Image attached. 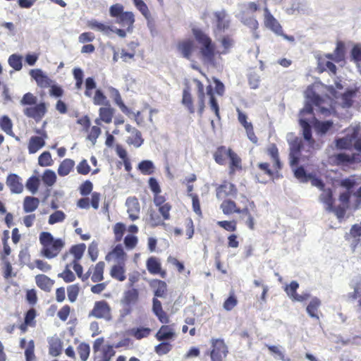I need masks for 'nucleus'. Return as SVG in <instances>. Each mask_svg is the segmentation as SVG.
<instances>
[{
    "label": "nucleus",
    "instance_id": "f257e3e1",
    "mask_svg": "<svg viewBox=\"0 0 361 361\" xmlns=\"http://www.w3.org/2000/svg\"><path fill=\"white\" fill-rule=\"evenodd\" d=\"M192 31L195 40L201 46L200 50L201 55L204 60L212 64L214 63L216 54L224 55L228 54L235 44L234 39L231 35H224L219 39L223 49L221 52H216L215 44L207 34L200 28H193Z\"/></svg>",
    "mask_w": 361,
    "mask_h": 361
},
{
    "label": "nucleus",
    "instance_id": "f03ea898",
    "mask_svg": "<svg viewBox=\"0 0 361 361\" xmlns=\"http://www.w3.org/2000/svg\"><path fill=\"white\" fill-rule=\"evenodd\" d=\"M337 148L341 149H350L353 147L361 153V128L354 127L348 130V133L345 137L336 140ZM335 161L338 165L348 166L361 161V154L353 153L348 154L345 153H339L335 155Z\"/></svg>",
    "mask_w": 361,
    "mask_h": 361
},
{
    "label": "nucleus",
    "instance_id": "7ed1b4c3",
    "mask_svg": "<svg viewBox=\"0 0 361 361\" xmlns=\"http://www.w3.org/2000/svg\"><path fill=\"white\" fill-rule=\"evenodd\" d=\"M266 152L270 157L271 162L260 161L256 164L255 168V178L258 182L262 183H266L268 180L278 178L282 169V163L276 144L269 145Z\"/></svg>",
    "mask_w": 361,
    "mask_h": 361
},
{
    "label": "nucleus",
    "instance_id": "20e7f679",
    "mask_svg": "<svg viewBox=\"0 0 361 361\" xmlns=\"http://www.w3.org/2000/svg\"><path fill=\"white\" fill-rule=\"evenodd\" d=\"M85 249L86 245L84 243L74 245L62 255V260L66 262V264H70V267H73L78 277L82 281H86L90 278L91 274V269H88L85 274H83V268L80 263Z\"/></svg>",
    "mask_w": 361,
    "mask_h": 361
},
{
    "label": "nucleus",
    "instance_id": "39448f33",
    "mask_svg": "<svg viewBox=\"0 0 361 361\" xmlns=\"http://www.w3.org/2000/svg\"><path fill=\"white\" fill-rule=\"evenodd\" d=\"M339 185L345 189V191L340 193L339 202L348 207V209L355 210L359 209L361 206V186L353 192L356 181L349 178L341 180Z\"/></svg>",
    "mask_w": 361,
    "mask_h": 361
},
{
    "label": "nucleus",
    "instance_id": "423d86ee",
    "mask_svg": "<svg viewBox=\"0 0 361 361\" xmlns=\"http://www.w3.org/2000/svg\"><path fill=\"white\" fill-rule=\"evenodd\" d=\"M39 240L41 245L40 255L49 259L56 257L66 245L64 240L56 238L47 231L39 233Z\"/></svg>",
    "mask_w": 361,
    "mask_h": 361
},
{
    "label": "nucleus",
    "instance_id": "0eeeda50",
    "mask_svg": "<svg viewBox=\"0 0 361 361\" xmlns=\"http://www.w3.org/2000/svg\"><path fill=\"white\" fill-rule=\"evenodd\" d=\"M321 191L319 199L324 204L325 209L329 212H334L338 219L343 218L348 207L341 202L338 206L334 207V198L331 188H324Z\"/></svg>",
    "mask_w": 361,
    "mask_h": 361
},
{
    "label": "nucleus",
    "instance_id": "6e6552de",
    "mask_svg": "<svg viewBox=\"0 0 361 361\" xmlns=\"http://www.w3.org/2000/svg\"><path fill=\"white\" fill-rule=\"evenodd\" d=\"M88 317L110 321L112 319L110 305L104 300L96 301Z\"/></svg>",
    "mask_w": 361,
    "mask_h": 361
},
{
    "label": "nucleus",
    "instance_id": "1a4fd4ad",
    "mask_svg": "<svg viewBox=\"0 0 361 361\" xmlns=\"http://www.w3.org/2000/svg\"><path fill=\"white\" fill-rule=\"evenodd\" d=\"M309 102H307L305 107L300 111V114L301 116H305L306 114L313 116L312 104L318 106L320 109L322 114L329 112V109L322 106L324 99L314 92H311L307 94Z\"/></svg>",
    "mask_w": 361,
    "mask_h": 361
},
{
    "label": "nucleus",
    "instance_id": "9d476101",
    "mask_svg": "<svg viewBox=\"0 0 361 361\" xmlns=\"http://www.w3.org/2000/svg\"><path fill=\"white\" fill-rule=\"evenodd\" d=\"M212 349L209 353L211 361H223L228 353V347L221 338H212Z\"/></svg>",
    "mask_w": 361,
    "mask_h": 361
},
{
    "label": "nucleus",
    "instance_id": "9b49d317",
    "mask_svg": "<svg viewBox=\"0 0 361 361\" xmlns=\"http://www.w3.org/2000/svg\"><path fill=\"white\" fill-rule=\"evenodd\" d=\"M139 300V290L135 288L127 289L124 291L121 298V304L123 307L125 314H129L133 310V306Z\"/></svg>",
    "mask_w": 361,
    "mask_h": 361
},
{
    "label": "nucleus",
    "instance_id": "f8f14e48",
    "mask_svg": "<svg viewBox=\"0 0 361 361\" xmlns=\"http://www.w3.org/2000/svg\"><path fill=\"white\" fill-rule=\"evenodd\" d=\"M104 342V338L103 337L97 338L93 343V351L94 353L100 351L99 361H110L111 357L115 355L116 352L111 345H107L101 348Z\"/></svg>",
    "mask_w": 361,
    "mask_h": 361
},
{
    "label": "nucleus",
    "instance_id": "ddd939ff",
    "mask_svg": "<svg viewBox=\"0 0 361 361\" xmlns=\"http://www.w3.org/2000/svg\"><path fill=\"white\" fill-rule=\"evenodd\" d=\"M47 111V105L44 102L35 104L33 106L24 109L23 114L28 118H33L36 122L40 121Z\"/></svg>",
    "mask_w": 361,
    "mask_h": 361
},
{
    "label": "nucleus",
    "instance_id": "4468645a",
    "mask_svg": "<svg viewBox=\"0 0 361 361\" xmlns=\"http://www.w3.org/2000/svg\"><path fill=\"white\" fill-rule=\"evenodd\" d=\"M237 192L238 189L236 186L228 180H224L216 188V195L218 199L235 197Z\"/></svg>",
    "mask_w": 361,
    "mask_h": 361
},
{
    "label": "nucleus",
    "instance_id": "2eb2a0df",
    "mask_svg": "<svg viewBox=\"0 0 361 361\" xmlns=\"http://www.w3.org/2000/svg\"><path fill=\"white\" fill-rule=\"evenodd\" d=\"M159 341H173L176 337L173 324H163L154 335Z\"/></svg>",
    "mask_w": 361,
    "mask_h": 361
},
{
    "label": "nucleus",
    "instance_id": "dca6fc26",
    "mask_svg": "<svg viewBox=\"0 0 361 361\" xmlns=\"http://www.w3.org/2000/svg\"><path fill=\"white\" fill-rule=\"evenodd\" d=\"M6 183L11 193L20 194L23 191L24 186L22 183V179L16 173L8 174L6 178Z\"/></svg>",
    "mask_w": 361,
    "mask_h": 361
},
{
    "label": "nucleus",
    "instance_id": "f3484780",
    "mask_svg": "<svg viewBox=\"0 0 361 361\" xmlns=\"http://www.w3.org/2000/svg\"><path fill=\"white\" fill-rule=\"evenodd\" d=\"M214 16L216 18L214 33L223 32L228 29L230 20L228 19V16L225 11H216L214 13Z\"/></svg>",
    "mask_w": 361,
    "mask_h": 361
},
{
    "label": "nucleus",
    "instance_id": "a211bd4d",
    "mask_svg": "<svg viewBox=\"0 0 361 361\" xmlns=\"http://www.w3.org/2000/svg\"><path fill=\"white\" fill-rule=\"evenodd\" d=\"M317 70L319 73L325 71L329 72V74L335 75L337 73V68L336 65L326 58L324 56H319L317 58Z\"/></svg>",
    "mask_w": 361,
    "mask_h": 361
},
{
    "label": "nucleus",
    "instance_id": "6ab92c4d",
    "mask_svg": "<svg viewBox=\"0 0 361 361\" xmlns=\"http://www.w3.org/2000/svg\"><path fill=\"white\" fill-rule=\"evenodd\" d=\"M127 212L128 214L129 219L132 221H136L140 218V205L138 200L133 197H128L126 200Z\"/></svg>",
    "mask_w": 361,
    "mask_h": 361
},
{
    "label": "nucleus",
    "instance_id": "aec40b11",
    "mask_svg": "<svg viewBox=\"0 0 361 361\" xmlns=\"http://www.w3.org/2000/svg\"><path fill=\"white\" fill-rule=\"evenodd\" d=\"M264 25L267 27L272 30L276 35L282 34V26L278 20L271 13L267 7L264 8Z\"/></svg>",
    "mask_w": 361,
    "mask_h": 361
},
{
    "label": "nucleus",
    "instance_id": "412c9836",
    "mask_svg": "<svg viewBox=\"0 0 361 361\" xmlns=\"http://www.w3.org/2000/svg\"><path fill=\"white\" fill-rule=\"evenodd\" d=\"M30 75L36 81L37 85L41 88H47L51 86L52 80L43 73L41 69H32Z\"/></svg>",
    "mask_w": 361,
    "mask_h": 361
},
{
    "label": "nucleus",
    "instance_id": "4be33fe9",
    "mask_svg": "<svg viewBox=\"0 0 361 361\" xmlns=\"http://www.w3.org/2000/svg\"><path fill=\"white\" fill-rule=\"evenodd\" d=\"M127 255L124 252L121 245H117L116 247L105 256L107 262L114 260L117 264L126 263Z\"/></svg>",
    "mask_w": 361,
    "mask_h": 361
},
{
    "label": "nucleus",
    "instance_id": "5701e85b",
    "mask_svg": "<svg viewBox=\"0 0 361 361\" xmlns=\"http://www.w3.org/2000/svg\"><path fill=\"white\" fill-rule=\"evenodd\" d=\"M299 287V284L297 281H293L290 283L285 288V291L288 295L292 299L293 301L302 302L309 298L310 295L308 293H304L299 295L297 293V289Z\"/></svg>",
    "mask_w": 361,
    "mask_h": 361
},
{
    "label": "nucleus",
    "instance_id": "b1692460",
    "mask_svg": "<svg viewBox=\"0 0 361 361\" xmlns=\"http://www.w3.org/2000/svg\"><path fill=\"white\" fill-rule=\"evenodd\" d=\"M146 267L148 271L153 275L159 274L163 279L166 276V271L161 269V265L159 259L155 257H150L147 259Z\"/></svg>",
    "mask_w": 361,
    "mask_h": 361
},
{
    "label": "nucleus",
    "instance_id": "393cba45",
    "mask_svg": "<svg viewBox=\"0 0 361 361\" xmlns=\"http://www.w3.org/2000/svg\"><path fill=\"white\" fill-rule=\"evenodd\" d=\"M115 109L111 106V104L106 105L104 107H101L99 109V118L95 120V123L97 125H100L102 122L105 123H110L114 118Z\"/></svg>",
    "mask_w": 361,
    "mask_h": 361
},
{
    "label": "nucleus",
    "instance_id": "a878e982",
    "mask_svg": "<svg viewBox=\"0 0 361 361\" xmlns=\"http://www.w3.org/2000/svg\"><path fill=\"white\" fill-rule=\"evenodd\" d=\"M152 312L161 324L169 323V317L163 310L161 301L157 298H154L152 300Z\"/></svg>",
    "mask_w": 361,
    "mask_h": 361
},
{
    "label": "nucleus",
    "instance_id": "bb28decb",
    "mask_svg": "<svg viewBox=\"0 0 361 361\" xmlns=\"http://www.w3.org/2000/svg\"><path fill=\"white\" fill-rule=\"evenodd\" d=\"M149 286L156 298H165L167 295V284L159 279H152L149 281Z\"/></svg>",
    "mask_w": 361,
    "mask_h": 361
},
{
    "label": "nucleus",
    "instance_id": "cd10ccee",
    "mask_svg": "<svg viewBox=\"0 0 361 361\" xmlns=\"http://www.w3.org/2000/svg\"><path fill=\"white\" fill-rule=\"evenodd\" d=\"M177 49L183 57L190 59L195 49V44L190 39H184L178 42Z\"/></svg>",
    "mask_w": 361,
    "mask_h": 361
},
{
    "label": "nucleus",
    "instance_id": "c85d7f7f",
    "mask_svg": "<svg viewBox=\"0 0 361 361\" xmlns=\"http://www.w3.org/2000/svg\"><path fill=\"white\" fill-rule=\"evenodd\" d=\"M345 47L342 41L336 42V47L332 54H326V58L334 61L336 63H340L345 59Z\"/></svg>",
    "mask_w": 361,
    "mask_h": 361
},
{
    "label": "nucleus",
    "instance_id": "c756f323",
    "mask_svg": "<svg viewBox=\"0 0 361 361\" xmlns=\"http://www.w3.org/2000/svg\"><path fill=\"white\" fill-rule=\"evenodd\" d=\"M105 269V263L103 261L97 262L94 266H92L89 269H91L90 277L94 283H99L104 280V273Z\"/></svg>",
    "mask_w": 361,
    "mask_h": 361
},
{
    "label": "nucleus",
    "instance_id": "7c9ffc66",
    "mask_svg": "<svg viewBox=\"0 0 361 361\" xmlns=\"http://www.w3.org/2000/svg\"><path fill=\"white\" fill-rule=\"evenodd\" d=\"M116 23L120 24L122 27L126 28V31L130 32L133 29V24L135 23V16L131 11H125L118 19Z\"/></svg>",
    "mask_w": 361,
    "mask_h": 361
},
{
    "label": "nucleus",
    "instance_id": "2f4dec72",
    "mask_svg": "<svg viewBox=\"0 0 361 361\" xmlns=\"http://www.w3.org/2000/svg\"><path fill=\"white\" fill-rule=\"evenodd\" d=\"M109 274L111 277L119 282L126 279V263L116 264L111 267Z\"/></svg>",
    "mask_w": 361,
    "mask_h": 361
},
{
    "label": "nucleus",
    "instance_id": "473e14b6",
    "mask_svg": "<svg viewBox=\"0 0 361 361\" xmlns=\"http://www.w3.org/2000/svg\"><path fill=\"white\" fill-rule=\"evenodd\" d=\"M240 20L255 34L259 27V23L253 15L248 14L247 11H240Z\"/></svg>",
    "mask_w": 361,
    "mask_h": 361
},
{
    "label": "nucleus",
    "instance_id": "72a5a7b5",
    "mask_svg": "<svg viewBox=\"0 0 361 361\" xmlns=\"http://www.w3.org/2000/svg\"><path fill=\"white\" fill-rule=\"evenodd\" d=\"M206 93L209 97V104L211 109L214 111L216 118L218 120H220V109L218 102L215 97L214 89L212 85H208L206 87Z\"/></svg>",
    "mask_w": 361,
    "mask_h": 361
},
{
    "label": "nucleus",
    "instance_id": "f704fd0d",
    "mask_svg": "<svg viewBox=\"0 0 361 361\" xmlns=\"http://www.w3.org/2000/svg\"><path fill=\"white\" fill-rule=\"evenodd\" d=\"M37 286L45 292H49L54 284V281L44 274H38L35 276Z\"/></svg>",
    "mask_w": 361,
    "mask_h": 361
},
{
    "label": "nucleus",
    "instance_id": "c9c22d12",
    "mask_svg": "<svg viewBox=\"0 0 361 361\" xmlns=\"http://www.w3.org/2000/svg\"><path fill=\"white\" fill-rule=\"evenodd\" d=\"M197 114L202 117L205 108V92L202 83L197 80Z\"/></svg>",
    "mask_w": 361,
    "mask_h": 361
},
{
    "label": "nucleus",
    "instance_id": "e433bc0d",
    "mask_svg": "<svg viewBox=\"0 0 361 361\" xmlns=\"http://www.w3.org/2000/svg\"><path fill=\"white\" fill-rule=\"evenodd\" d=\"M109 91L114 102L120 108L121 111L124 114H128L129 109L124 104L119 91L113 87H110Z\"/></svg>",
    "mask_w": 361,
    "mask_h": 361
},
{
    "label": "nucleus",
    "instance_id": "4c0bfd02",
    "mask_svg": "<svg viewBox=\"0 0 361 361\" xmlns=\"http://www.w3.org/2000/svg\"><path fill=\"white\" fill-rule=\"evenodd\" d=\"M229 174L233 175L237 171L242 169V160L240 157L233 150L228 154Z\"/></svg>",
    "mask_w": 361,
    "mask_h": 361
},
{
    "label": "nucleus",
    "instance_id": "58836bf2",
    "mask_svg": "<svg viewBox=\"0 0 361 361\" xmlns=\"http://www.w3.org/2000/svg\"><path fill=\"white\" fill-rule=\"evenodd\" d=\"M230 152H233V150L231 149H227L225 146L219 147L214 153L215 161L219 165H225Z\"/></svg>",
    "mask_w": 361,
    "mask_h": 361
},
{
    "label": "nucleus",
    "instance_id": "ea45409f",
    "mask_svg": "<svg viewBox=\"0 0 361 361\" xmlns=\"http://www.w3.org/2000/svg\"><path fill=\"white\" fill-rule=\"evenodd\" d=\"M89 28L101 32L104 35H109L113 31L111 27L103 23H100L96 20H91L87 22Z\"/></svg>",
    "mask_w": 361,
    "mask_h": 361
},
{
    "label": "nucleus",
    "instance_id": "a19ab883",
    "mask_svg": "<svg viewBox=\"0 0 361 361\" xmlns=\"http://www.w3.org/2000/svg\"><path fill=\"white\" fill-rule=\"evenodd\" d=\"M44 139L43 137H39L38 136H32L28 142V152L30 154H35L36 153L39 149L42 148L46 142Z\"/></svg>",
    "mask_w": 361,
    "mask_h": 361
},
{
    "label": "nucleus",
    "instance_id": "79ce46f5",
    "mask_svg": "<svg viewBox=\"0 0 361 361\" xmlns=\"http://www.w3.org/2000/svg\"><path fill=\"white\" fill-rule=\"evenodd\" d=\"M182 104L188 109L190 114H194L195 112L192 96L189 87L185 88L183 91Z\"/></svg>",
    "mask_w": 361,
    "mask_h": 361
},
{
    "label": "nucleus",
    "instance_id": "37998d69",
    "mask_svg": "<svg viewBox=\"0 0 361 361\" xmlns=\"http://www.w3.org/2000/svg\"><path fill=\"white\" fill-rule=\"evenodd\" d=\"M39 204L37 197L26 196L23 200V210L25 213H31L35 211Z\"/></svg>",
    "mask_w": 361,
    "mask_h": 361
},
{
    "label": "nucleus",
    "instance_id": "c03bdc74",
    "mask_svg": "<svg viewBox=\"0 0 361 361\" xmlns=\"http://www.w3.org/2000/svg\"><path fill=\"white\" fill-rule=\"evenodd\" d=\"M152 332V329L149 327L140 326L137 328H132L129 330V335L133 336L137 340H141L147 338Z\"/></svg>",
    "mask_w": 361,
    "mask_h": 361
},
{
    "label": "nucleus",
    "instance_id": "a18cd8bd",
    "mask_svg": "<svg viewBox=\"0 0 361 361\" xmlns=\"http://www.w3.org/2000/svg\"><path fill=\"white\" fill-rule=\"evenodd\" d=\"M75 161L71 159H63L59 166L58 173L60 176H66L68 175L73 169Z\"/></svg>",
    "mask_w": 361,
    "mask_h": 361
},
{
    "label": "nucleus",
    "instance_id": "49530a36",
    "mask_svg": "<svg viewBox=\"0 0 361 361\" xmlns=\"http://www.w3.org/2000/svg\"><path fill=\"white\" fill-rule=\"evenodd\" d=\"M62 352V342L61 341L56 337L51 338L49 341V353L54 356L56 357L59 355Z\"/></svg>",
    "mask_w": 361,
    "mask_h": 361
},
{
    "label": "nucleus",
    "instance_id": "de8ad7c7",
    "mask_svg": "<svg viewBox=\"0 0 361 361\" xmlns=\"http://www.w3.org/2000/svg\"><path fill=\"white\" fill-rule=\"evenodd\" d=\"M222 212L226 215L236 213L238 209L237 204L233 200L230 199L224 200L220 205Z\"/></svg>",
    "mask_w": 361,
    "mask_h": 361
},
{
    "label": "nucleus",
    "instance_id": "09e8293b",
    "mask_svg": "<svg viewBox=\"0 0 361 361\" xmlns=\"http://www.w3.org/2000/svg\"><path fill=\"white\" fill-rule=\"evenodd\" d=\"M320 305L321 300L319 298H312L306 308L308 314L312 318H316L317 319H319L317 312Z\"/></svg>",
    "mask_w": 361,
    "mask_h": 361
},
{
    "label": "nucleus",
    "instance_id": "8fccbe9b",
    "mask_svg": "<svg viewBox=\"0 0 361 361\" xmlns=\"http://www.w3.org/2000/svg\"><path fill=\"white\" fill-rule=\"evenodd\" d=\"M0 128L7 135L14 137L13 132V123L8 116H3L0 118Z\"/></svg>",
    "mask_w": 361,
    "mask_h": 361
},
{
    "label": "nucleus",
    "instance_id": "3c124183",
    "mask_svg": "<svg viewBox=\"0 0 361 361\" xmlns=\"http://www.w3.org/2000/svg\"><path fill=\"white\" fill-rule=\"evenodd\" d=\"M241 198H242L241 202L245 205V207L243 209H240V207H238V209L237 210V214H245L247 216H248L249 214H251L250 212V210H249V208H248L247 204V203L249 204L250 208L252 210H255L256 209V205L253 201H250L249 199L244 195H241Z\"/></svg>",
    "mask_w": 361,
    "mask_h": 361
},
{
    "label": "nucleus",
    "instance_id": "603ef678",
    "mask_svg": "<svg viewBox=\"0 0 361 361\" xmlns=\"http://www.w3.org/2000/svg\"><path fill=\"white\" fill-rule=\"evenodd\" d=\"M42 180L45 185L51 187L56 181V175L54 171L46 169L42 176Z\"/></svg>",
    "mask_w": 361,
    "mask_h": 361
},
{
    "label": "nucleus",
    "instance_id": "864d4df0",
    "mask_svg": "<svg viewBox=\"0 0 361 361\" xmlns=\"http://www.w3.org/2000/svg\"><path fill=\"white\" fill-rule=\"evenodd\" d=\"M138 169L142 174L150 175L154 171V166L152 161L144 160L139 163Z\"/></svg>",
    "mask_w": 361,
    "mask_h": 361
},
{
    "label": "nucleus",
    "instance_id": "5fc2aeb1",
    "mask_svg": "<svg viewBox=\"0 0 361 361\" xmlns=\"http://www.w3.org/2000/svg\"><path fill=\"white\" fill-rule=\"evenodd\" d=\"M300 124L302 128L304 138L310 142L312 140L311 126L307 118H300Z\"/></svg>",
    "mask_w": 361,
    "mask_h": 361
},
{
    "label": "nucleus",
    "instance_id": "6e6d98bb",
    "mask_svg": "<svg viewBox=\"0 0 361 361\" xmlns=\"http://www.w3.org/2000/svg\"><path fill=\"white\" fill-rule=\"evenodd\" d=\"M39 185V178L37 176H32L27 180L25 186L30 192L35 194L38 190Z\"/></svg>",
    "mask_w": 361,
    "mask_h": 361
},
{
    "label": "nucleus",
    "instance_id": "4d7b16f0",
    "mask_svg": "<svg viewBox=\"0 0 361 361\" xmlns=\"http://www.w3.org/2000/svg\"><path fill=\"white\" fill-rule=\"evenodd\" d=\"M333 125L331 121H319L317 120L314 123V128L318 133L325 134L333 127Z\"/></svg>",
    "mask_w": 361,
    "mask_h": 361
},
{
    "label": "nucleus",
    "instance_id": "13d9d810",
    "mask_svg": "<svg viewBox=\"0 0 361 361\" xmlns=\"http://www.w3.org/2000/svg\"><path fill=\"white\" fill-rule=\"evenodd\" d=\"M93 103L95 105L106 106L110 104L109 100L101 90H97L93 97Z\"/></svg>",
    "mask_w": 361,
    "mask_h": 361
},
{
    "label": "nucleus",
    "instance_id": "bf43d9fd",
    "mask_svg": "<svg viewBox=\"0 0 361 361\" xmlns=\"http://www.w3.org/2000/svg\"><path fill=\"white\" fill-rule=\"evenodd\" d=\"M70 264H66L63 272L58 274L59 278H61L66 283H71L75 280V276L71 270Z\"/></svg>",
    "mask_w": 361,
    "mask_h": 361
},
{
    "label": "nucleus",
    "instance_id": "052dcab7",
    "mask_svg": "<svg viewBox=\"0 0 361 361\" xmlns=\"http://www.w3.org/2000/svg\"><path fill=\"white\" fill-rule=\"evenodd\" d=\"M126 142L129 145H133L135 147H140L144 142L141 132L132 134L130 136L128 137Z\"/></svg>",
    "mask_w": 361,
    "mask_h": 361
},
{
    "label": "nucleus",
    "instance_id": "680f3d73",
    "mask_svg": "<svg viewBox=\"0 0 361 361\" xmlns=\"http://www.w3.org/2000/svg\"><path fill=\"white\" fill-rule=\"evenodd\" d=\"M80 293L79 284H73L67 287L68 299L71 302H74L77 300Z\"/></svg>",
    "mask_w": 361,
    "mask_h": 361
},
{
    "label": "nucleus",
    "instance_id": "e2e57ef3",
    "mask_svg": "<svg viewBox=\"0 0 361 361\" xmlns=\"http://www.w3.org/2000/svg\"><path fill=\"white\" fill-rule=\"evenodd\" d=\"M173 348V345L166 341H161L154 347V352L159 356L169 353Z\"/></svg>",
    "mask_w": 361,
    "mask_h": 361
},
{
    "label": "nucleus",
    "instance_id": "0e129e2a",
    "mask_svg": "<svg viewBox=\"0 0 361 361\" xmlns=\"http://www.w3.org/2000/svg\"><path fill=\"white\" fill-rule=\"evenodd\" d=\"M113 231L114 234L115 242H120L126 231V226L121 222H118L114 224L113 227Z\"/></svg>",
    "mask_w": 361,
    "mask_h": 361
},
{
    "label": "nucleus",
    "instance_id": "69168bd1",
    "mask_svg": "<svg viewBox=\"0 0 361 361\" xmlns=\"http://www.w3.org/2000/svg\"><path fill=\"white\" fill-rule=\"evenodd\" d=\"M77 350L82 361H86L88 359L90 356V348L87 343H80L77 348Z\"/></svg>",
    "mask_w": 361,
    "mask_h": 361
},
{
    "label": "nucleus",
    "instance_id": "338daca9",
    "mask_svg": "<svg viewBox=\"0 0 361 361\" xmlns=\"http://www.w3.org/2000/svg\"><path fill=\"white\" fill-rule=\"evenodd\" d=\"M35 342L33 340H30L26 346L25 350V361H35L36 356L35 355Z\"/></svg>",
    "mask_w": 361,
    "mask_h": 361
},
{
    "label": "nucleus",
    "instance_id": "774afa93",
    "mask_svg": "<svg viewBox=\"0 0 361 361\" xmlns=\"http://www.w3.org/2000/svg\"><path fill=\"white\" fill-rule=\"evenodd\" d=\"M351 60L354 61L357 66H360L361 62V44H356L353 46L350 51Z\"/></svg>",
    "mask_w": 361,
    "mask_h": 361
}]
</instances>
